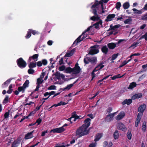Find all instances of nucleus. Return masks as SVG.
Masks as SVG:
<instances>
[{
  "instance_id": "56",
  "label": "nucleus",
  "mask_w": 147,
  "mask_h": 147,
  "mask_svg": "<svg viewBox=\"0 0 147 147\" xmlns=\"http://www.w3.org/2000/svg\"><path fill=\"white\" fill-rule=\"evenodd\" d=\"M42 121V119L40 118H39L36 120L35 123V124L37 123L38 124L37 125H38L41 123Z\"/></svg>"
},
{
  "instance_id": "14",
  "label": "nucleus",
  "mask_w": 147,
  "mask_h": 147,
  "mask_svg": "<svg viewBox=\"0 0 147 147\" xmlns=\"http://www.w3.org/2000/svg\"><path fill=\"white\" fill-rule=\"evenodd\" d=\"M115 16L114 14H110L107 16L105 21L107 22L110 21L112 20L113 19Z\"/></svg>"
},
{
  "instance_id": "27",
  "label": "nucleus",
  "mask_w": 147,
  "mask_h": 147,
  "mask_svg": "<svg viewBox=\"0 0 147 147\" xmlns=\"http://www.w3.org/2000/svg\"><path fill=\"white\" fill-rule=\"evenodd\" d=\"M136 85L137 84L136 82H133L130 84L128 89H132L136 87Z\"/></svg>"
},
{
  "instance_id": "12",
  "label": "nucleus",
  "mask_w": 147,
  "mask_h": 147,
  "mask_svg": "<svg viewBox=\"0 0 147 147\" xmlns=\"http://www.w3.org/2000/svg\"><path fill=\"white\" fill-rule=\"evenodd\" d=\"M125 114L124 112L121 111L116 117V119L117 120H119L123 118L125 116Z\"/></svg>"
},
{
  "instance_id": "32",
  "label": "nucleus",
  "mask_w": 147,
  "mask_h": 147,
  "mask_svg": "<svg viewBox=\"0 0 147 147\" xmlns=\"http://www.w3.org/2000/svg\"><path fill=\"white\" fill-rule=\"evenodd\" d=\"M120 26V25L119 24L115 25L114 26L111 25L110 26V28L109 29V30H115V29L118 28Z\"/></svg>"
},
{
  "instance_id": "59",
  "label": "nucleus",
  "mask_w": 147,
  "mask_h": 147,
  "mask_svg": "<svg viewBox=\"0 0 147 147\" xmlns=\"http://www.w3.org/2000/svg\"><path fill=\"white\" fill-rule=\"evenodd\" d=\"M60 74L59 73L56 72L55 74V77L58 79H60Z\"/></svg>"
},
{
  "instance_id": "45",
  "label": "nucleus",
  "mask_w": 147,
  "mask_h": 147,
  "mask_svg": "<svg viewBox=\"0 0 147 147\" xmlns=\"http://www.w3.org/2000/svg\"><path fill=\"white\" fill-rule=\"evenodd\" d=\"M120 74H119L115 76H114L113 77H111V79L112 80H114L116 79V78H122L123 76V75H122L121 76H120Z\"/></svg>"
},
{
  "instance_id": "22",
  "label": "nucleus",
  "mask_w": 147,
  "mask_h": 147,
  "mask_svg": "<svg viewBox=\"0 0 147 147\" xmlns=\"http://www.w3.org/2000/svg\"><path fill=\"white\" fill-rule=\"evenodd\" d=\"M108 48L106 45L103 46L101 48V51L105 54H107L108 52Z\"/></svg>"
},
{
  "instance_id": "57",
  "label": "nucleus",
  "mask_w": 147,
  "mask_h": 147,
  "mask_svg": "<svg viewBox=\"0 0 147 147\" xmlns=\"http://www.w3.org/2000/svg\"><path fill=\"white\" fill-rule=\"evenodd\" d=\"M97 67H98L99 70H100L104 67V65H102V63H101L98 64L97 66Z\"/></svg>"
},
{
  "instance_id": "15",
  "label": "nucleus",
  "mask_w": 147,
  "mask_h": 147,
  "mask_svg": "<svg viewBox=\"0 0 147 147\" xmlns=\"http://www.w3.org/2000/svg\"><path fill=\"white\" fill-rule=\"evenodd\" d=\"M117 43L111 42L107 44V45L108 48L110 49H113L116 47Z\"/></svg>"
},
{
  "instance_id": "60",
  "label": "nucleus",
  "mask_w": 147,
  "mask_h": 147,
  "mask_svg": "<svg viewBox=\"0 0 147 147\" xmlns=\"http://www.w3.org/2000/svg\"><path fill=\"white\" fill-rule=\"evenodd\" d=\"M65 69L66 68L65 66L63 65L59 67V70L60 71H63V70L65 71Z\"/></svg>"
},
{
  "instance_id": "54",
  "label": "nucleus",
  "mask_w": 147,
  "mask_h": 147,
  "mask_svg": "<svg viewBox=\"0 0 147 147\" xmlns=\"http://www.w3.org/2000/svg\"><path fill=\"white\" fill-rule=\"evenodd\" d=\"M131 58L130 59H129V60L128 61L125 60L123 61L122 62L121 64L123 65H126L127 63L129 62L131 60Z\"/></svg>"
},
{
  "instance_id": "26",
  "label": "nucleus",
  "mask_w": 147,
  "mask_h": 147,
  "mask_svg": "<svg viewBox=\"0 0 147 147\" xmlns=\"http://www.w3.org/2000/svg\"><path fill=\"white\" fill-rule=\"evenodd\" d=\"M76 82H74L73 84H70L69 85H68L67 86L63 88H61V89L63 91L65 90H69L74 85V84Z\"/></svg>"
},
{
  "instance_id": "53",
  "label": "nucleus",
  "mask_w": 147,
  "mask_h": 147,
  "mask_svg": "<svg viewBox=\"0 0 147 147\" xmlns=\"http://www.w3.org/2000/svg\"><path fill=\"white\" fill-rule=\"evenodd\" d=\"M118 55V54H113L111 60H113L115 59L117 57Z\"/></svg>"
},
{
  "instance_id": "43",
  "label": "nucleus",
  "mask_w": 147,
  "mask_h": 147,
  "mask_svg": "<svg viewBox=\"0 0 147 147\" xmlns=\"http://www.w3.org/2000/svg\"><path fill=\"white\" fill-rule=\"evenodd\" d=\"M29 83V81L28 80H26L23 84L22 86L24 87L25 88H26L28 87Z\"/></svg>"
},
{
  "instance_id": "29",
  "label": "nucleus",
  "mask_w": 147,
  "mask_h": 147,
  "mask_svg": "<svg viewBox=\"0 0 147 147\" xmlns=\"http://www.w3.org/2000/svg\"><path fill=\"white\" fill-rule=\"evenodd\" d=\"M130 7V4L129 2H126L123 5V7L124 9H128Z\"/></svg>"
},
{
  "instance_id": "38",
  "label": "nucleus",
  "mask_w": 147,
  "mask_h": 147,
  "mask_svg": "<svg viewBox=\"0 0 147 147\" xmlns=\"http://www.w3.org/2000/svg\"><path fill=\"white\" fill-rule=\"evenodd\" d=\"M31 34L34 35H38L39 34V32L38 31H37L36 30H33L32 29H30Z\"/></svg>"
},
{
  "instance_id": "58",
  "label": "nucleus",
  "mask_w": 147,
  "mask_h": 147,
  "mask_svg": "<svg viewBox=\"0 0 147 147\" xmlns=\"http://www.w3.org/2000/svg\"><path fill=\"white\" fill-rule=\"evenodd\" d=\"M56 86L55 85H51L50 86L48 87V90H55L56 89Z\"/></svg>"
},
{
  "instance_id": "52",
  "label": "nucleus",
  "mask_w": 147,
  "mask_h": 147,
  "mask_svg": "<svg viewBox=\"0 0 147 147\" xmlns=\"http://www.w3.org/2000/svg\"><path fill=\"white\" fill-rule=\"evenodd\" d=\"M9 115V111L5 113L4 115V119H6L7 118Z\"/></svg>"
},
{
  "instance_id": "40",
  "label": "nucleus",
  "mask_w": 147,
  "mask_h": 147,
  "mask_svg": "<svg viewBox=\"0 0 147 147\" xmlns=\"http://www.w3.org/2000/svg\"><path fill=\"white\" fill-rule=\"evenodd\" d=\"M121 6V3L120 2H117L115 5V8L118 10H119Z\"/></svg>"
},
{
  "instance_id": "11",
  "label": "nucleus",
  "mask_w": 147,
  "mask_h": 147,
  "mask_svg": "<svg viewBox=\"0 0 147 147\" xmlns=\"http://www.w3.org/2000/svg\"><path fill=\"white\" fill-rule=\"evenodd\" d=\"M117 128L123 131H125L127 130V128L126 127L125 125L121 123H118Z\"/></svg>"
},
{
  "instance_id": "31",
  "label": "nucleus",
  "mask_w": 147,
  "mask_h": 147,
  "mask_svg": "<svg viewBox=\"0 0 147 147\" xmlns=\"http://www.w3.org/2000/svg\"><path fill=\"white\" fill-rule=\"evenodd\" d=\"M119 136V134L118 130H116L113 134V137L115 140L117 139Z\"/></svg>"
},
{
  "instance_id": "17",
  "label": "nucleus",
  "mask_w": 147,
  "mask_h": 147,
  "mask_svg": "<svg viewBox=\"0 0 147 147\" xmlns=\"http://www.w3.org/2000/svg\"><path fill=\"white\" fill-rule=\"evenodd\" d=\"M34 131L33 130L31 132L28 133L27 134L25 135V138L26 139H30L33 138V133Z\"/></svg>"
},
{
  "instance_id": "50",
  "label": "nucleus",
  "mask_w": 147,
  "mask_h": 147,
  "mask_svg": "<svg viewBox=\"0 0 147 147\" xmlns=\"http://www.w3.org/2000/svg\"><path fill=\"white\" fill-rule=\"evenodd\" d=\"M139 43V42H134L131 46L130 47H133V48H135L136 47L137 45Z\"/></svg>"
},
{
  "instance_id": "19",
  "label": "nucleus",
  "mask_w": 147,
  "mask_h": 147,
  "mask_svg": "<svg viewBox=\"0 0 147 147\" xmlns=\"http://www.w3.org/2000/svg\"><path fill=\"white\" fill-rule=\"evenodd\" d=\"M20 141L19 140H15L12 144V147H17L20 144Z\"/></svg>"
},
{
  "instance_id": "8",
  "label": "nucleus",
  "mask_w": 147,
  "mask_h": 147,
  "mask_svg": "<svg viewBox=\"0 0 147 147\" xmlns=\"http://www.w3.org/2000/svg\"><path fill=\"white\" fill-rule=\"evenodd\" d=\"M101 4H102V2L101 1H98V2H96L95 3H94L91 7V8L92 9V11H93L94 9L98 11L100 7H99L98 5Z\"/></svg>"
},
{
  "instance_id": "35",
  "label": "nucleus",
  "mask_w": 147,
  "mask_h": 147,
  "mask_svg": "<svg viewBox=\"0 0 147 147\" xmlns=\"http://www.w3.org/2000/svg\"><path fill=\"white\" fill-rule=\"evenodd\" d=\"M132 21V19L131 17L129 16L128 18L125 20L124 22V23L125 24H130V22Z\"/></svg>"
},
{
  "instance_id": "20",
  "label": "nucleus",
  "mask_w": 147,
  "mask_h": 147,
  "mask_svg": "<svg viewBox=\"0 0 147 147\" xmlns=\"http://www.w3.org/2000/svg\"><path fill=\"white\" fill-rule=\"evenodd\" d=\"M64 72L67 74H70L72 73L73 74V68H71L70 67H67L66 68Z\"/></svg>"
},
{
  "instance_id": "28",
  "label": "nucleus",
  "mask_w": 147,
  "mask_h": 147,
  "mask_svg": "<svg viewBox=\"0 0 147 147\" xmlns=\"http://www.w3.org/2000/svg\"><path fill=\"white\" fill-rule=\"evenodd\" d=\"M36 63L33 62H30L28 65V67L30 68H33L36 67Z\"/></svg>"
},
{
  "instance_id": "37",
  "label": "nucleus",
  "mask_w": 147,
  "mask_h": 147,
  "mask_svg": "<svg viewBox=\"0 0 147 147\" xmlns=\"http://www.w3.org/2000/svg\"><path fill=\"white\" fill-rule=\"evenodd\" d=\"M127 137L129 140H130L132 137V134H131V131L130 130H128L127 133Z\"/></svg>"
},
{
  "instance_id": "41",
  "label": "nucleus",
  "mask_w": 147,
  "mask_h": 147,
  "mask_svg": "<svg viewBox=\"0 0 147 147\" xmlns=\"http://www.w3.org/2000/svg\"><path fill=\"white\" fill-rule=\"evenodd\" d=\"M9 96L6 95L5 98L3 102V104H5L8 102Z\"/></svg>"
},
{
  "instance_id": "34",
  "label": "nucleus",
  "mask_w": 147,
  "mask_h": 147,
  "mask_svg": "<svg viewBox=\"0 0 147 147\" xmlns=\"http://www.w3.org/2000/svg\"><path fill=\"white\" fill-rule=\"evenodd\" d=\"M75 51V49H73L71 50L69 53H67L65 55V57H70L73 55V53H72L73 51Z\"/></svg>"
},
{
  "instance_id": "6",
  "label": "nucleus",
  "mask_w": 147,
  "mask_h": 147,
  "mask_svg": "<svg viewBox=\"0 0 147 147\" xmlns=\"http://www.w3.org/2000/svg\"><path fill=\"white\" fill-rule=\"evenodd\" d=\"M73 74H77L80 72L81 69L80 67L79 66L78 63H77L76 64L74 67L73 68Z\"/></svg>"
},
{
  "instance_id": "24",
  "label": "nucleus",
  "mask_w": 147,
  "mask_h": 147,
  "mask_svg": "<svg viewBox=\"0 0 147 147\" xmlns=\"http://www.w3.org/2000/svg\"><path fill=\"white\" fill-rule=\"evenodd\" d=\"M102 136V134L98 133L95 136L94 141L97 142L98 141Z\"/></svg>"
},
{
  "instance_id": "61",
  "label": "nucleus",
  "mask_w": 147,
  "mask_h": 147,
  "mask_svg": "<svg viewBox=\"0 0 147 147\" xmlns=\"http://www.w3.org/2000/svg\"><path fill=\"white\" fill-rule=\"evenodd\" d=\"M142 67L143 69L144 70H143L142 71H141V72H146L147 70V69H146V68L147 67V63L146 65H143Z\"/></svg>"
},
{
  "instance_id": "7",
  "label": "nucleus",
  "mask_w": 147,
  "mask_h": 147,
  "mask_svg": "<svg viewBox=\"0 0 147 147\" xmlns=\"http://www.w3.org/2000/svg\"><path fill=\"white\" fill-rule=\"evenodd\" d=\"M65 130V129L64 128H63V127H61L56 128L51 130L50 131V133H51V132H53L54 133H61L63 132Z\"/></svg>"
},
{
  "instance_id": "46",
  "label": "nucleus",
  "mask_w": 147,
  "mask_h": 147,
  "mask_svg": "<svg viewBox=\"0 0 147 147\" xmlns=\"http://www.w3.org/2000/svg\"><path fill=\"white\" fill-rule=\"evenodd\" d=\"M43 80L41 78V75L40 78H38L37 80V84L40 85V84H42L43 82Z\"/></svg>"
},
{
  "instance_id": "47",
  "label": "nucleus",
  "mask_w": 147,
  "mask_h": 147,
  "mask_svg": "<svg viewBox=\"0 0 147 147\" xmlns=\"http://www.w3.org/2000/svg\"><path fill=\"white\" fill-rule=\"evenodd\" d=\"M40 87V85L37 84L36 88L32 92H31V94H30V95L32 96L36 91H38L39 90V88Z\"/></svg>"
},
{
  "instance_id": "21",
  "label": "nucleus",
  "mask_w": 147,
  "mask_h": 147,
  "mask_svg": "<svg viewBox=\"0 0 147 147\" xmlns=\"http://www.w3.org/2000/svg\"><path fill=\"white\" fill-rule=\"evenodd\" d=\"M38 54H36L33 55L32 56H30L29 57V59H28V62H30L32 59L33 60H35L36 59H37L38 58Z\"/></svg>"
},
{
  "instance_id": "1",
  "label": "nucleus",
  "mask_w": 147,
  "mask_h": 147,
  "mask_svg": "<svg viewBox=\"0 0 147 147\" xmlns=\"http://www.w3.org/2000/svg\"><path fill=\"white\" fill-rule=\"evenodd\" d=\"M91 119L89 118L86 119L84 121V124L78 129L76 131V135L79 137H81L88 134V131L86 129L90 126Z\"/></svg>"
},
{
  "instance_id": "39",
  "label": "nucleus",
  "mask_w": 147,
  "mask_h": 147,
  "mask_svg": "<svg viewBox=\"0 0 147 147\" xmlns=\"http://www.w3.org/2000/svg\"><path fill=\"white\" fill-rule=\"evenodd\" d=\"M25 88L23 86H20L18 87V90L19 92L22 91V93H24L25 92Z\"/></svg>"
},
{
  "instance_id": "44",
  "label": "nucleus",
  "mask_w": 147,
  "mask_h": 147,
  "mask_svg": "<svg viewBox=\"0 0 147 147\" xmlns=\"http://www.w3.org/2000/svg\"><path fill=\"white\" fill-rule=\"evenodd\" d=\"M141 20H147V13L142 15L141 17Z\"/></svg>"
},
{
  "instance_id": "62",
  "label": "nucleus",
  "mask_w": 147,
  "mask_h": 147,
  "mask_svg": "<svg viewBox=\"0 0 147 147\" xmlns=\"http://www.w3.org/2000/svg\"><path fill=\"white\" fill-rule=\"evenodd\" d=\"M92 27V26H90L89 27L87 28L86 30L82 33V34H84V33H86V32L89 31L91 29V28Z\"/></svg>"
},
{
  "instance_id": "18",
  "label": "nucleus",
  "mask_w": 147,
  "mask_h": 147,
  "mask_svg": "<svg viewBox=\"0 0 147 147\" xmlns=\"http://www.w3.org/2000/svg\"><path fill=\"white\" fill-rule=\"evenodd\" d=\"M132 102V99H125L123 102H122V104L123 105H124L125 104H127V105H129Z\"/></svg>"
},
{
  "instance_id": "5",
  "label": "nucleus",
  "mask_w": 147,
  "mask_h": 147,
  "mask_svg": "<svg viewBox=\"0 0 147 147\" xmlns=\"http://www.w3.org/2000/svg\"><path fill=\"white\" fill-rule=\"evenodd\" d=\"M92 12L94 14V16L90 18V19L91 20L93 21H95L96 20H101L98 13L96 12V10L95 9H93V11H92Z\"/></svg>"
},
{
  "instance_id": "10",
  "label": "nucleus",
  "mask_w": 147,
  "mask_h": 147,
  "mask_svg": "<svg viewBox=\"0 0 147 147\" xmlns=\"http://www.w3.org/2000/svg\"><path fill=\"white\" fill-rule=\"evenodd\" d=\"M117 113V112L113 113L111 114L107 115L105 118V121L108 122L111 121L112 120V118L114 117L115 115Z\"/></svg>"
},
{
  "instance_id": "33",
  "label": "nucleus",
  "mask_w": 147,
  "mask_h": 147,
  "mask_svg": "<svg viewBox=\"0 0 147 147\" xmlns=\"http://www.w3.org/2000/svg\"><path fill=\"white\" fill-rule=\"evenodd\" d=\"M146 123L145 121L143 122L142 125V130L144 132H145L146 131Z\"/></svg>"
},
{
  "instance_id": "63",
  "label": "nucleus",
  "mask_w": 147,
  "mask_h": 147,
  "mask_svg": "<svg viewBox=\"0 0 147 147\" xmlns=\"http://www.w3.org/2000/svg\"><path fill=\"white\" fill-rule=\"evenodd\" d=\"M112 110V109L111 107H109L107 110V113H110Z\"/></svg>"
},
{
  "instance_id": "42",
  "label": "nucleus",
  "mask_w": 147,
  "mask_h": 147,
  "mask_svg": "<svg viewBox=\"0 0 147 147\" xmlns=\"http://www.w3.org/2000/svg\"><path fill=\"white\" fill-rule=\"evenodd\" d=\"M132 10L134 11V13L137 14H141L142 13V12L141 10H139L135 8H133Z\"/></svg>"
},
{
  "instance_id": "4",
  "label": "nucleus",
  "mask_w": 147,
  "mask_h": 147,
  "mask_svg": "<svg viewBox=\"0 0 147 147\" xmlns=\"http://www.w3.org/2000/svg\"><path fill=\"white\" fill-rule=\"evenodd\" d=\"M99 47L98 45H96L90 47V49L88 53V54L91 55H94L98 53L99 52V50L97 48Z\"/></svg>"
},
{
  "instance_id": "16",
  "label": "nucleus",
  "mask_w": 147,
  "mask_h": 147,
  "mask_svg": "<svg viewBox=\"0 0 147 147\" xmlns=\"http://www.w3.org/2000/svg\"><path fill=\"white\" fill-rule=\"evenodd\" d=\"M102 22L101 20H100L99 22H97L94 24L93 26H94V28L97 29L98 30L99 29V25H102Z\"/></svg>"
},
{
  "instance_id": "9",
  "label": "nucleus",
  "mask_w": 147,
  "mask_h": 147,
  "mask_svg": "<svg viewBox=\"0 0 147 147\" xmlns=\"http://www.w3.org/2000/svg\"><path fill=\"white\" fill-rule=\"evenodd\" d=\"M143 113H142V112H140L138 113L135 122V127H137L138 126V124L141 119V117L143 115Z\"/></svg>"
},
{
  "instance_id": "13",
  "label": "nucleus",
  "mask_w": 147,
  "mask_h": 147,
  "mask_svg": "<svg viewBox=\"0 0 147 147\" xmlns=\"http://www.w3.org/2000/svg\"><path fill=\"white\" fill-rule=\"evenodd\" d=\"M146 106L145 104L143 103L142 105H140L138 108V111L143 113L146 109Z\"/></svg>"
},
{
  "instance_id": "49",
  "label": "nucleus",
  "mask_w": 147,
  "mask_h": 147,
  "mask_svg": "<svg viewBox=\"0 0 147 147\" xmlns=\"http://www.w3.org/2000/svg\"><path fill=\"white\" fill-rule=\"evenodd\" d=\"M35 72L34 70L32 68H30L28 70V72L30 74H33Z\"/></svg>"
},
{
  "instance_id": "51",
  "label": "nucleus",
  "mask_w": 147,
  "mask_h": 147,
  "mask_svg": "<svg viewBox=\"0 0 147 147\" xmlns=\"http://www.w3.org/2000/svg\"><path fill=\"white\" fill-rule=\"evenodd\" d=\"M88 58V57H87L86 58H84V62L86 64H88L89 63V60H88L89 59Z\"/></svg>"
},
{
  "instance_id": "30",
  "label": "nucleus",
  "mask_w": 147,
  "mask_h": 147,
  "mask_svg": "<svg viewBox=\"0 0 147 147\" xmlns=\"http://www.w3.org/2000/svg\"><path fill=\"white\" fill-rule=\"evenodd\" d=\"M88 59L89 61L91 63H94L97 61V59L95 57H92L91 58L89 57Z\"/></svg>"
},
{
  "instance_id": "55",
  "label": "nucleus",
  "mask_w": 147,
  "mask_h": 147,
  "mask_svg": "<svg viewBox=\"0 0 147 147\" xmlns=\"http://www.w3.org/2000/svg\"><path fill=\"white\" fill-rule=\"evenodd\" d=\"M42 64L44 65H46L47 63V61L46 59H43L42 60Z\"/></svg>"
},
{
  "instance_id": "2",
  "label": "nucleus",
  "mask_w": 147,
  "mask_h": 147,
  "mask_svg": "<svg viewBox=\"0 0 147 147\" xmlns=\"http://www.w3.org/2000/svg\"><path fill=\"white\" fill-rule=\"evenodd\" d=\"M16 62L18 66L21 69L24 68L27 65L26 62L22 57L17 59Z\"/></svg>"
},
{
  "instance_id": "48",
  "label": "nucleus",
  "mask_w": 147,
  "mask_h": 147,
  "mask_svg": "<svg viewBox=\"0 0 147 147\" xmlns=\"http://www.w3.org/2000/svg\"><path fill=\"white\" fill-rule=\"evenodd\" d=\"M96 12L98 13V14H102L103 13H105V11L104 10H101V7H100V8L98 9V10L97 11L96 10Z\"/></svg>"
},
{
  "instance_id": "23",
  "label": "nucleus",
  "mask_w": 147,
  "mask_h": 147,
  "mask_svg": "<svg viewBox=\"0 0 147 147\" xmlns=\"http://www.w3.org/2000/svg\"><path fill=\"white\" fill-rule=\"evenodd\" d=\"M142 96V94L141 93H138V94L133 95L132 97V99L133 100L136 99L137 98H139Z\"/></svg>"
},
{
  "instance_id": "3",
  "label": "nucleus",
  "mask_w": 147,
  "mask_h": 147,
  "mask_svg": "<svg viewBox=\"0 0 147 147\" xmlns=\"http://www.w3.org/2000/svg\"><path fill=\"white\" fill-rule=\"evenodd\" d=\"M86 33H84V34H82L79 36L74 41L73 45L72 46H76L78 45L79 42H81L82 40H83L84 39L86 38L87 36V34H86Z\"/></svg>"
},
{
  "instance_id": "36",
  "label": "nucleus",
  "mask_w": 147,
  "mask_h": 147,
  "mask_svg": "<svg viewBox=\"0 0 147 147\" xmlns=\"http://www.w3.org/2000/svg\"><path fill=\"white\" fill-rule=\"evenodd\" d=\"M31 36V33L30 29H28V30L27 32V33L25 36L26 38L28 39L30 38Z\"/></svg>"
},
{
  "instance_id": "64",
  "label": "nucleus",
  "mask_w": 147,
  "mask_h": 147,
  "mask_svg": "<svg viewBox=\"0 0 147 147\" xmlns=\"http://www.w3.org/2000/svg\"><path fill=\"white\" fill-rule=\"evenodd\" d=\"M36 65L38 67H41L42 65V61H38L37 62Z\"/></svg>"
},
{
  "instance_id": "25",
  "label": "nucleus",
  "mask_w": 147,
  "mask_h": 147,
  "mask_svg": "<svg viewBox=\"0 0 147 147\" xmlns=\"http://www.w3.org/2000/svg\"><path fill=\"white\" fill-rule=\"evenodd\" d=\"M12 79H9L7 81H6L2 85V87L3 88H4L5 87H7L8 85L10 83V82Z\"/></svg>"
}]
</instances>
